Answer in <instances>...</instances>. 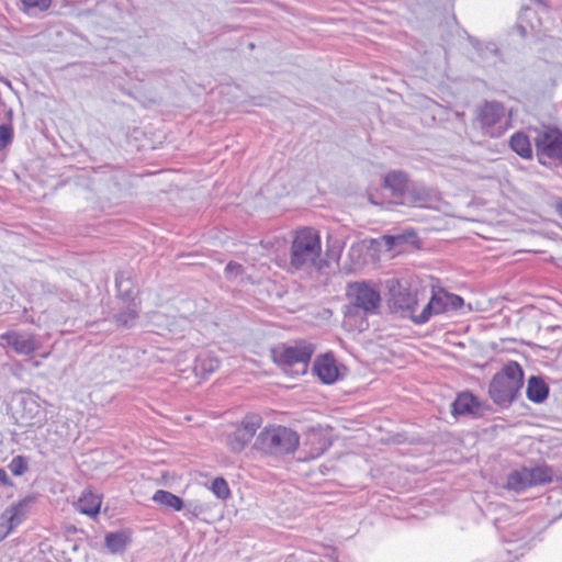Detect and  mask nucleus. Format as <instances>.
I'll list each match as a JSON object with an SVG mask.
<instances>
[{
	"mask_svg": "<svg viewBox=\"0 0 562 562\" xmlns=\"http://www.w3.org/2000/svg\"><path fill=\"white\" fill-rule=\"evenodd\" d=\"M477 407L479 404L472 394L462 393L452 403V413L453 415L473 414Z\"/></svg>",
	"mask_w": 562,
	"mask_h": 562,
	"instance_id": "nucleus-20",
	"label": "nucleus"
},
{
	"mask_svg": "<svg viewBox=\"0 0 562 562\" xmlns=\"http://www.w3.org/2000/svg\"><path fill=\"white\" fill-rule=\"evenodd\" d=\"M527 397L533 403H542L549 394V387L546 382L538 376H531L527 385Z\"/></svg>",
	"mask_w": 562,
	"mask_h": 562,
	"instance_id": "nucleus-19",
	"label": "nucleus"
},
{
	"mask_svg": "<svg viewBox=\"0 0 562 562\" xmlns=\"http://www.w3.org/2000/svg\"><path fill=\"white\" fill-rule=\"evenodd\" d=\"M383 240L385 241V245L391 249L395 247L397 244L402 243L404 240V237L402 235H386L383 236Z\"/></svg>",
	"mask_w": 562,
	"mask_h": 562,
	"instance_id": "nucleus-34",
	"label": "nucleus"
},
{
	"mask_svg": "<svg viewBox=\"0 0 562 562\" xmlns=\"http://www.w3.org/2000/svg\"><path fill=\"white\" fill-rule=\"evenodd\" d=\"M0 345L11 347L18 355L30 356L41 348V342L34 334L9 330L0 335Z\"/></svg>",
	"mask_w": 562,
	"mask_h": 562,
	"instance_id": "nucleus-12",
	"label": "nucleus"
},
{
	"mask_svg": "<svg viewBox=\"0 0 562 562\" xmlns=\"http://www.w3.org/2000/svg\"><path fill=\"white\" fill-rule=\"evenodd\" d=\"M350 307L359 308L364 314H375L381 304L380 290L372 283L352 282L347 286Z\"/></svg>",
	"mask_w": 562,
	"mask_h": 562,
	"instance_id": "nucleus-7",
	"label": "nucleus"
},
{
	"mask_svg": "<svg viewBox=\"0 0 562 562\" xmlns=\"http://www.w3.org/2000/svg\"><path fill=\"white\" fill-rule=\"evenodd\" d=\"M308 441H311L312 443H317V446L311 448V450L307 451V456L305 457V459H316L321 457L328 448L326 440L318 431H311L308 434Z\"/></svg>",
	"mask_w": 562,
	"mask_h": 562,
	"instance_id": "nucleus-26",
	"label": "nucleus"
},
{
	"mask_svg": "<svg viewBox=\"0 0 562 562\" xmlns=\"http://www.w3.org/2000/svg\"><path fill=\"white\" fill-rule=\"evenodd\" d=\"M314 352V347L312 344L301 341L294 346L285 347L281 351L274 353L276 361L283 366L284 369L286 367H293L295 364L301 368L296 370V373H305L307 362L311 359Z\"/></svg>",
	"mask_w": 562,
	"mask_h": 562,
	"instance_id": "nucleus-9",
	"label": "nucleus"
},
{
	"mask_svg": "<svg viewBox=\"0 0 562 562\" xmlns=\"http://www.w3.org/2000/svg\"><path fill=\"white\" fill-rule=\"evenodd\" d=\"M101 504L102 499L99 494L91 490H85L75 506L81 514L94 518L100 512Z\"/></svg>",
	"mask_w": 562,
	"mask_h": 562,
	"instance_id": "nucleus-18",
	"label": "nucleus"
},
{
	"mask_svg": "<svg viewBox=\"0 0 562 562\" xmlns=\"http://www.w3.org/2000/svg\"><path fill=\"white\" fill-rule=\"evenodd\" d=\"M21 2L27 13L34 14L37 11L47 10L52 0H21Z\"/></svg>",
	"mask_w": 562,
	"mask_h": 562,
	"instance_id": "nucleus-30",
	"label": "nucleus"
},
{
	"mask_svg": "<svg viewBox=\"0 0 562 562\" xmlns=\"http://www.w3.org/2000/svg\"><path fill=\"white\" fill-rule=\"evenodd\" d=\"M128 536L125 531L110 532L105 536V547L113 553H122L128 543Z\"/></svg>",
	"mask_w": 562,
	"mask_h": 562,
	"instance_id": "nucleus-23",
	"label": "nucleus"
},
{
	"mask_svg": "<svg viewBox=\"0 0 562 562\" xmlns=\"http://www.w3.org/2000/svg\"><path fill=\"white\" fill-rule=\"evenodd\" d=\"M211 491L220 499H227L231 496V490L223 477H216L211 484Z\"/></svg>",
	"mask_w": 562,
	"mask_h": 562,
	"instance_id": "nucleus-29",
	"label": "nucleus"
},
{
	"mask_svg": "<svg viewBox=\"0 0 562 562\" xmlns=\"http://www.w3.org/2000/svg\"><path fill=\"white\" fill-rule=\"evenodd\" d=\"M182 510L184 517H187L189 520H193L203 514L206 510V507L199 501H189L184 503Z\"/></svg>",
	"mask_w": 562,
	"mask_h": 562,
	"instance_id": "nucleus-28",
	"label": "nucleus"
},
{
	"mask_svg": "<svg viewBox=\"0 0 562 562\" xmlns=\"http://www.w3.org/2000/svg\"><path fill=\"white\" fill-rule=\"evenodd\" d=\"M525 13H533V12L529 9H526Z\"/></svg>",
	"mask_w": 562,
	"mask_h": 562,
	"instance_id": "nucleus-37",
	"label": "nucleus"
},
{
	"mask_svg": "<svg viewBox=\"0 0 562 562\" xmlns=\"http://www.w3.org/2000/svg\"><path fill=\"white\" fill-rule=\"evenodd\" d=\"M313 372L321 379L323 383L331 384L339 378V368L331 355H323L318 357L313 366Z\"/></svg>",
	"mask_w": 562,
	"mask_h": 562,
	"instance_id": "nucleus-16",
	"label": "nucleus"
},
{
	"mask_svg": "<svg viewBox=\"0 0 562 562\" xmlns=\"http://www.w3.org/2000/svg\"><path fill=\"white\" fill-rule=\"evenodd\" d=\"M151 499L167 508H170L175 512H180L184 507V502L177 495L172 494L169 491L158 490L153 495Z\"/></svg>",
	"mask_w": 562,
	"mask_h": 562,
	"instance_id": "nucleus-22",
	"label": "nucleus"
},
{
	"mask_svg": "<svg viewBox=\"0 0 562 562\" xmlns=\"http://www.w3.org/2000/svg\"><path fill=\"white\" fill-rule=\"evenodd\" d=\"M7 479V473L4 470H0V481H4Z\"/></svg>",
	"mask_w": 562,
	"mask_h": 562,
	"instance_id": "nucleus-36",
	"label": "nucleus"
},
{
	"mask_svg": "<svg viewBox=\"0 0 562 562\" xmlns=\"http://www.w3.org/2000/svg\"><path fill=\"white\" fill-rule=\"evenodd\" d=\"M321 250V237L317 231L313 228L297 231L291 246V267L296 270L317 267Z\"/></svg>",
	"mask_w": 562,
	"mask_h": 562,
	"instance_id": "nucleus-2",
	"label": "nucleus"
},
{
	"mask_svg": "<svg viewBox=\"0 0 562 562\" xmlns=\"http://www.w3.org/2000/svg\"><path fill=\"white\" fill-rule=\"evenodd\" d=\"M533 138L537 157L541 165L559 162L562 165V132L555 127L535 130Z\"/></svg>",
	"mask_w": 562,
	"mask_h": 562,
	"instance_id": "nucleus-5",
	"label": "nucleus"
},
{
	"mask_svg": "<svg viewBox=\"0 0 562 562\" xmlns=\"http://www.w3.org/2000/svg\"><path fill=\"white\" fill-rule=\"evenodd\" d=\"M409 186L407 176L401 171H392L384 178V187L391 191L397 203L404 199Z\"/></svg>",
	"mask_w": 562,
	"mask_h": 562,
	"instance_id": "nucleus-17",
	"label": "nucleus"
},
{
	"mask_svg": "<svg viewBox=\"0 0 562 562\" xmlns=\"http://www.w3.org/2000/svg\"><path fill=\"white\" fill-rule=\"evenodd\" d=\"M510 148L521 158L529 159L532 156V148L529 137L522 132H516L509 139Z\"/></svg>",
	"mask_w": 562,
	"mask_h": 562,
	"instance_id": "nucleus-21",
	"label": "nucleus"
},
{
	"mask_svg": "<svg viewBox=\"0 0 562 562\" xmlns=\"http://www.w3.org/2000/svg\"><path fill=\"white\" fill-rule=\"evenodd\" d=\"M524 384V373L517 362H509L496 373L490 384L492 400L501 406H508Z\"/></svg>",
	"mask_w": 562,
	"mask_h": 562,
	"instance_id": "nucleus-3",
	"label": "nucleus"
},
{
	"mask_svg": "<svg viewBox=\"0 0 562 562\" xmlns=\"http://www.w3.org/2000/svg\"><path fill=\"white\" fill-rule=\"evenodd\" d=\"M462 305L463 299L461 296L450 293L441 288L432 289L429 302L424 306L418 315L414 316V323L423 325L427 323L431 316L457 311Z\"/></svg>",
	"mask_w": 562,
	"mask_h": 562,
	"instance_id": "nucleus-6",
	"label": "nucleus"
},
{
	"mask_svg": "<svg viewBox=\"0 0 562 562\" xmlns=\"http://www.w3.org/2000/svg\"><path fill=\"white\" fill-rule=\"evenodd\" d=\"M13 137V130L11 125L2 124L0 125V149L4 148L8 144L11 143Z\"/></svg>",
	"mask_w": 562,
	"mask_h": 562,
	"instance_id": "nucleus-32",
	"label": "nucleus"
},
{
	"mask_svg": "<svg viewBox=\"0 0 562 562\" xmlns=\"http://www.w3.org/2000/svg\"><path fill=\"white\" fill-rule=\"evenodd\" d=\"M243 267L236 262H229L225 268V273L228 278H235L241 274Z\"/></svg>",
	"mask_w": 562,
	"mask_h": 562,
	"instance_id": "nucleus-33",
	"label": "nucleus"
},
{
	"mask_svg": "<svg viewBox=\"0 0 562 562\" xmlns=\"http://www.w3.org/2000/svg\"><path fill=\"white\" fill-rule=\"evenodd\" d=\"M20 418L25 425H33L44 419V411L34 394H24L19 398Z\"/></svg>",
	"mask_w": 562,
	"mask_h": 562,
	"instance_id": "nucleus-15",
	"label": "nucleus"
},
{
	"mask_svg": "<svg viewBox=\"0 0 562 562\" xmlns=\"http://www.w3.org/2000/svg\"><path fill=\"white\" fill-rule=\"evenodd\" d=\"M477 120L484 135L499 137L509 128V117L498 102H486L479 111Z\"/></svg>",
	"mask_w": 562,
	"mask_h": 562,
	"instance_id": "nucleus-8",
	"label": "nucleus"
},
{
	"mask_svg": "<svg viewBox=\"0 0 562 562\" xmlns=\"http://www.w3.org/2000/svg\"><path fill=\"white\" fill-rule=\"evenodd\" d=\"M528 482L530 486L546 484L552 479V471L547 467L527 468Z\"/></svg>",
	"mask_w": 562,
	"mask_h": 562,
	"instance_id": "nucleus-24",
	"label": "nucleus"
},
{
	"mask_svg": "<svg viewBox=\"0 0 562 562\" xmlns=\"http://www.w3.org/2000/svg\"><path fill=\"white\" fill-rule=\"evenodd\" d=\"M507 487L520 492L530 487L527 475V468L512 472L507 479Z\"/></svg>",
	"mask_w": 562,
	"mask_h": 562,
	"instance_id": "nucleus-25",
	"label": "nucleus"
},
{
	"mask_svg": "<svg viewBox=\"0 0 562 562\" xmlns=\"http://www.w3.org/2000/svg\"><path fill=\"white\" fill-rule=\"evenodd\" d=\"M9 469L14 475H22L27 469V463L22 456H16L11 460Z\"/></svg>",
	"mask_w": 562,
	"mask_h": 562,
	"instance_id": "nucleus-31",
	"label": "nucleus"
},
{
	"mask_svg": "<svg viewBox=\"0 0 562 562\" xmlns=\"http://www.w3.org/2000/svg\"><path fill=\"white\" fill-rule=\"evenodd\" d=\"M386 288L391 307L414 322V316L419 314L417 313L418 299L416 292L411 291L408 281L391 278L386 281Z\"/></svg>",
	"mask_w": 562,
	"mask_h": 562,
	"instance_id": "nucleus-4",
	"label": "nucleus"
},
{
	"mask_svg": "<svg viewBox=\"0 0 562 562\" xmlns=\"http://www.w3.org/2000/svg\"><path fill=\"white\" fill-rule=\"evenodd\" d=\"M218 360L211 356H200L196 360L195 370L211 374L218 368Z\"/></svg>",
	"mask_w": 562,
	"mask_h": 562,
	"instance_id": "nucleus-27",
	"label": "nucleus"
},
{
	"mask_svg": "<svg viewBox=\"0 0 562 562\" xmlns=\"http://www.w3.org/2000/svg\"><path fill=\"white\" fill-rule=\"evenodd\" d=\"M555 211L562 217V200H559L554 204Z\"/></svg>",
	"mask_w": 562,
	"mask_h": 562,
	"instance_id": "nucleus-35",
	"label": "nucleus"
},
{
	"mask_svg": "<svg viewBox=\"0 0 562 562\" xmlns=\"http://www.w3.org/2000/svg\"><path fill=\"white\" fill-rule=\"evenodd\" d=\"M116 288L120 297L127 303V306L120 313L114 315L115 322L119 326L132 327L138 317V304L134 300V292L131 289L130 279H124L123 276H117L115 279Z\"/></svg>",
	"mask_w": 562,
	"mask_h": 562,
	"instance_id": "nucleus-10",
	"label": "nucleus"
},
{
	"mask_svg": "<svg viewBox=\"0 0 562 562\" xmlns=\"http://www.w3.org/2000/svg\"><path fill=\"white\" fill-rule=\"evenodd\" d=\"M300 446V436L296 431L281 425L265 427L257 436L254 449L273 457L293 453Z\"/></svg>",
	"mask_w": 562,
	"mask_h": 562,
	"instance_id": "nucleus-1",
	"label": "nucleus"
},
{
	"mask_svg": "<svg viewBox=\"0 0 562 562\" xmlns=\"http://www.w3.org/2000/svg\"><path fill=\"white\" fill-rule=\"evenodd\" d=\"M439 201L438 193L424 184L411 183L400 204L418 207H434Z\"/></svg>",
	"mask_w": 562,
	"mask_h": 562,
	"instance_id": "nucleus-14",
	"label": "nucleus"
},
{
	"mask_svg": "<svg viewBox=\"0 0 562 562\" xmlns=\"http://www.w3.org/2000/svg\"><path fill=\"white\" fill-rule=\"evenodd\" d=\"M27 517L25 499L13 503L0 514V542L4 540Z\"/></svg>",
	"mask_w": 562,
	"mask_h": 562,
	"instance_id": "nucleus-13",
	"label": "nucleus"
},
{
	"mask_svg": "<svg viewBox=\"0 0 562 562\" xmlns=\"http://www.w3.org/2000/svg\"><path fill=\"white\" fill-rule=\"evenodd\" d=\"M262 418L259 415L246 416L240 425L227 436V446L233 452H240L254 438L256 431L260 428Z\"/></svg>",
	"mask_w": 562,
	"mask_h": 562,
	"instance_id": "nucleus-11",
	"label": "nucleus"
}]
</instances>
